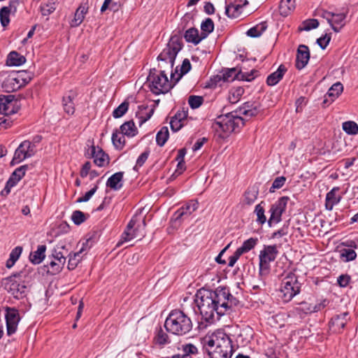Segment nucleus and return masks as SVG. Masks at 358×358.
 I'll list each match as a JSON object with an SVG mask.
<instances>
[{
	"mask_svg": "<svg viewBox=\"0 0 358 358\" xmlns=\"http://www.w3.org/2000/svg\"><path fill=\"white\" fill-rule=\"evenodd\" d=\"M203 341L210 358L231 357L232 341L223 330H217L211 336H206Z\"/></svg>",
	"mask_w": 358,
	"mask_h": 358,
	"instance_id": "f257e3e1",
	"label": "nucleus"
},
{
	"mask_svg": "<svg viewBox=\"0 0 358 358\" xmlns=\"http://www.w3.org/2000/svg\"><path fill=\"white\" fill-rule=\"evenodd\" d=\"M182 48L183 43L181 36L174 34L171 37L166 47L157 57V60L162 62L158 64L159 70L165 69L166 71L167 70L171 71V81L174 80L176 75L178 73V66L175 69V72H173V68L176 56Z\"/></svg>",
	"mask_w": 358,
	"mask_h": 358,
	"instance_id": "f03ea898",
	"label": "nucleus"
},
{
	"mask_svg": "<svg viewBox=\"0 0 358 358\" xmlns=\"http://www.w3.org/2000/svg\"><path fill=\"white\" fill-rule=\"evenodd\" d=\"M210 296L208 289L199 290L196 294L195 303L201 316V321L199 322V329H204L220 320L217 319L218 307L215 306L214 301Z\"/></svg>",
	"mask_w": 358,
	"mask_h": 358,
	"instance_id": "7ed1b4c3",
	"label": "nucleus"
},
{
	"mask_svg": "<svg viewBox=\"0 0 358 358\" xmlns=\"http://www.w3.org/2000/svg\"><path fill=\"white\" fill-rule=\"evenodd\" d=\"M164 327L166 331L176 336L188 334L193 327L191 318L180 309L172 310L167 316Z\"/></svg>",
	"mask_w": 358,
	"mask_h": 358,
	"instance_id": "20e7f679",
	"label": "nucleus"
},
{
	"mask_svg": "<svg viewBox=\"0 0 358 358\" xmlns=\"http://www.w3.org/2000/svg\"><path fill=\"white\" fill-rule=\"evenodd\" d=\"M245 124V120L234 113H228L217 117L213 128L220 138H227L232 132H238Z\"/></svg>",
	"mask_w": 358,
	"mask_h": 358,
	"instance_id": "39448f33",
	"label": "nucleus"
},
{
	"mask_svg": "<svg viewBox=\"0 0 358 358\" xmlns=\"http://www.w3.org/2000/svg\"><path fill=\"white\" fill-rule=\"evenodd\" d=\"M173 81H169L166 73V70H159L151 69L147 78V83L150 90L155 94L159 95L166 94L176 84H172Z\"/></svg>",
	"mask_w": 358,
	"mask_h": 358,
	"instance_id": "423d86ee",
	"label": "nucleus"
},
{
	"mask_svg": "<svg viewBox=\"0 0 358 358\" xmlns=\"http://www.w3.org/2000/svg\"><path fill=\"white\" fill-rule=\"evenodd\" d=\"M69 255L70 250L66 245L57 244L52 249L51 255L49 256V258L51 259L50 263L45 266L48 268V273L52 275L59 273Z\"/></svg>",
	"mask_w": 358,
	"mask_h": 358,
	"instance_id": "0eeeda50",
	"label": "nucleus"
},
{
	"mask_svg": "<svg viewBox=\"0 0 358 358\" xmlns=\"http://www.w3.org/2000/svg\"><path fill=\"white\" fill-rule=\"evenodd\" d=\"M20 276L21 273H16L2 280L3 289L17 300L26 298L28 290L25 282L20 279Z\"/></svg>",
	"mask_w": 358,
	"mask_h": 358,
	"instance_id": "6e6552de",
	"label": "nucleus"
},
{
	"mask_svg": "<svg viewBox=\"0 0 358 358\" xmlns=\"http://www.w3.org/2000/svg\"><path fill=\"white\" fill-rule=\"evenodd\" d=\"M301 290V283L298 276L293 272H289L282 280L280 291L284 302L290 301Z\"/></svg>",
	"mask_w": 358,
	"mask_h": 358,
	"instance_id": "1a4fd4ad",
	"label": "nucleus"
},
{
	"mask_svg": "<svg viewBox=\"0 0 358 358\" xmlns=\"http://www.w3.org/2000/svg\"><path fill=\"white\" fill-rule=\"evenodd\" d=\"M243 64L234 68L227 69L222 73L224 82L233 81L235 79L250 82L253 80L258 75V71L255 69L251 70L250 72H243V69H246L244 66L245 60L242 59Z\"/></svg>",
	"mask_w": 358,
	"mask_h": 358,
	"instance_id": "9d476101",
	"label": "nucleus"
},
{
	"mask_svg": "<svg viewBox=\"0 0 358 358\" xmlns=\"http://www.w3.org/2000/svg\"><path fill=\"white\" fill-rule=\"evenodd\" d=\"M137 223V217L134 216L129 223L126 229L121 235L120 241L117 243V246H120L123 243L128 242L137 237H143L145 236V227L146 226L145 220H143L142 224Z\"/></svg>",
	"mask_w": 358,
	"mask_h": 358,
	"instance_id": "9b49d317",
	"label": "nucleus"
},
{
	"mask_svg": "<svg viewBox=\"0 0 358 358\" xmlns=\"http://www.w3.org/2000/svg\"><path fill=\"white\" fill-rule=\"evenodd\" d=\"M278 254L276 245H264L259 252V274H268L270 270V263L273 262Z\"/></svg>",
	"mask_w": 358,
	"mask_h": 358,
	"instance_id": "f8f14e48",
	"label": "nucleus"
},
{
	"mask_svg": "<svg viewBox=\"0 0 358 358\" xmlns=\"http://www.w3.org/2000/svg\"><path fill=\"white\" fill-rule=\"evenodd\" d=\"M210 297L214 301L215 306L218 307L217 312V319L226 313V306H227V299L229 296V289L227 287H218L214 291L208 290Z\"/></svg>",
	"mask_w": 358,
	"mask_h": 358,
	"instance_id": "ddd939ff",
	"label": "nucleus"
},
{
	"mask_svg": "<svg viewBox=\"0 0 358 358\" xmlns=\"http://www.w3.org/2000/svg\"><path fill=\"white\" fill-rule=\"evenodd\" d=\"M290 200L287 196L280 197L271 206L269 213L270 217L267 221L269 227L273 224H278L282 220V215L285 212L287 203Z\"/></svg>",
	"mask_w": 358,
	"mask_h": 358,
	"instance_id": "4468645a",
	"label": "nucleus"
},
{
	"mask_svg": "<svg viewBox=\"0 0 358 358\" xmlns=\"http://www.w3.org/2000/svg\"><path fill=\"white\" fill-rule=\"evenodd\" d=\"M87 145L89 148L85 152L87 158H93L94 163L99 167H103L109 164L110 157L101 148L95 146L93 143L91 145Z\"/></svg>",
	"mask_w": 358,
	"mask_h": 358,
	"instance_id": "2eb2a0df",
	"label": "nucleus"
},
{
	"mask_svg": "<svg viewBox=\"0 0 358 358\" xmlns=\"http://www.w3.org/2000/svg\"><path fill=\"white\" fill-rule=\"evenodd\" d=\"M35 145L29 141H22L15 150L11 164H19L27 158L35 155Z\"/></svg>",
	"mask_w": 358,
	"mask_h": 358,
	"instance_id": "dca6fc26",
	"label": "nucleus"
},
{
	"mask_svg": "<svg viewBox=\"0 0 358 358\" xmlns=\"http://www.w3.org/2000/svg\"><path fill=\"white\" fill-rule=\"evenodd\" d=\"M5 319L6 322L7 335L11 336L15 333L20 320L19 311L15 308L6 307Z\"/></svg>",
	"mask_w": 358,
	"mask_h": 358,
	"instance_id": "f3484780",
	"label": "nucleus"
},
{
	"mask_svg": "<svg viewBox=\"0 0 358 358\" xmlns=\"http://www.w3.org/2000/svg\"><path fill=\"white\" fill-rule=\"evenodd\" d=\"M198 207L199 203L196 200H190L187 202L174 213L173 219L175 222H179L184 217L189 216Z\"/></svg>",
	"mask_w": 358,
	"mask_h": 358,
	"instance_id": "a211bd4d",
	"label": "nucleus"
},
{
	"mask_svg": "<svg viewBox=\"0 0 358 358\" xmlns=\"http://www.w3.org/2000/svg\"><path fill=\"white\" fill-rule=\"evenodd\" d=\"M348 312L334 315L330 320L329 329L334 333H340L345 328L348 320Z\"/></svg>",
	"mask_w": 358,
	"mask_h": 358,
	"instance_id": "6ab92c4d",
	"label": "nucleus"
},
{
	"mask_svg": "<svg viewBox=\"0 0 358 358\" xmlns=\"http://www.w3.org/2000/svg\"><path fill=\"white\" fill-rule=\"evenodd\" d=\"M310 59V50L307 45H299L297 49L295 66L298 70L303 69Z\"/></svg>",
	"mask_w": 358,
	"mask_h": 358,
	"instance_id": "aec40b11",
	"label": "nucleus"
},
{
	"mask_svg": "<svg viewBox=\"0 0 358 358\" xmlns=\"http://www.w3.org/2000/svg\"><path fill=\"white\" fill-rule=\"evenodd\" d=\"M248 3L247 0H244L243 3L236 1H230L227 3L226 1L225 14L229 18H236L241 14L243 6Z\"/></svg>",
	"mask_w": 358,
	"mask_h": 358,
	"instance_id": "412c9836",
	"label": "nucleus"
},
{
	"mask_svg": "<svg viewBox=\"0 0 358 358\" xmlns=\"http://www.w3.org/2000/svg\"><path fill=\"white\" fill-rule=\"evenodd\" d=\"M22 87L11 72L5 78L1 84V88L6 92L10 93L21 89Z\"/></svg>",
	"mask_w": 358,
	"mask_h": 358,
	"instance_id": "4be33fe9",
	"label": "nucleus"
},
{
	"mask_svg": "<svg viewBox=\"0 0 358 358\" xmlns=\"http://www.w3.org/2000/svg\"><path fill=\"white\" fill-rule=\"evenodd\" d=\"M124 172L119 171L113 174L107 180L106 186L115 191L120 190L123 187Z\"/></svg>",
	"mask_w": 358,
	"mask_h": 358,
	"instance_id": "5701e85b",
	"label": "nucleus"
},
{
	"mask_svg": "<svg viewBox=\"0 0 358 358\" xmlns=\"http://www.w3.org/2000/svg\"><path fill=\"white\" fill-rule=\"evenodd\" d=\"M88 8L87 3H82L79 6L75 12L74 17L71 24V27H78L83 22L85 15L88 12Z\"/></svg>",
	"mask_w": 358,
	"mask_h": 358,
	"instance_id": "b1692460",
	"label": "nucleus"
},
{
	"mask_svg": "<svg viewBox=\"0 0 358 358\" xmlns=\"http://www.w3.org/2000/svg\"><path fill=\"white\" fill-rule=\"evenodd\" d=\"M286 71H287V68L285 67V66L283 64H280L275 71L271 73L267 77L266 84L268 86L275 85L283 78V76Z\"/></svg>",
	"mask_w": 358,
	"mask_h": 358,
	"instance_id": "393cba45",
	"label": "nucleus"
},
{
	"mask_svg": "<svg viewBox=\"0 0 358 358\" xmlns=\"http://www.w3.org/2000/svg\"><path fill=\"white\" fill-rule=\"evenodd\" d=\"M184 38L187 43H192L194 45H198L205 36L199 34V30L195 27H192L185 31Z\"/></svg>",
	"mask_w": 358,
	"mask_h": 358,
	"instance_id": "a878e982",
	"label": "nucleus"
},
{
	"mask_svg": "<svg viewBox=\"0 0 358 358\" xmlns=\"http://www.w3.org/2000/svg\"><path fill=\"white\" fill-rule=\"evenodd\" d=\"M148 110V106L141 105L138 106V111L136 113V117L139 120L140 126H141L152 117L155 111V106L151 108L149 112H146Z\"/></svg>",
	"mask_w": 358,
	"mask_h": 358,
	"instance_id": "bb28decb",
	"label": "nucleus"
},
{
	"mask_svg": "<svg viewBox=\"0 0 358 358\" xmlns=\"http://www.w3.org/2000/svg\"><path fill=\"white\" fill-rule=\"evenodd\" d=\"M346 14L343 13H334L331 18L329 25L335 32H339L343 27L345 25V20Z\"/></svg>",
	"mask_w": 358,
	"mask_h": 358,
	"instance_id": "cd10ccee",
	"label": "nucleus"
},
{
	"mask_svg": "<svg viewBox=\"0 0 358 358\" xmlns=\"http://www.w3.org/2000/svg\"><path fill=\"white\" fill-rule=\"evenodd\" d=\"M278 9L280 15L288 16L295 9V0H280Z\"/></svg>",
	"mask_w": 358,
	"mask_h": 358,
	"instance_id": "c85d7f7f",
	"label": "nucleus"
},
{
	"mask_svg": "<svg viewBox=\"0 0 358 358\" xmlns=\"http://www.w3.org/2000/svg\"><path fill=\"white\" fill-rule=\"evenodd\" d=\"M46 245H39L37 250L29 255V260L34 264H39L45 257Z\"/></svg>",
	"mask_w": 358,
	"mask_h": 358,
	"instance_id": "c756f323",
	"label": "nucleus"
},
{
	"mask_svg": "<svg viewBox=\"0 0 358 358\" xmlns=\"http://www.w3.org/2000/svg\"><path fill=\"white\" fill-rule=\"evenodd\" d=\"M259 109L255 103L245 102L238 109L240 114L248 117H254L258 114Z\"/></svg>",
	"mask_w": 358,
	"mask_h": 358,
	"instance_id": "7c9ffc66",
	"label": "nucleus"
},
{
	"mask_svg": "<svg viewBox=\"0 0 358 358\" xmlns=\"http://www.w3.org/2000/svg\"><path fill=\"white\" fill-rule=\"evenodd\" d=\"M339 190V187H334L329 191L326 195L325 199V207L327 210H331L334 206L336 205L340 202L341 197L338 198L336 196V193Z\"/></svg>",
	"mask_w": 358,
	"mask_h": 358,
	"instance_id": "2f4dec72",
	"label": "nucleus"
},
{
	"mask_svg": "<svg viewBox=\"0 0 358 358\" xmlns=\"http://www.w3.org/2000/svg\"><path fill=\"white\" fill-rule=\"evenodd\" d=\"M25 62L26 58L23 55L16 51H12L7 57L6 64L10 66H17L24 64Z\"/></svg>",
	"mask_w": 358,
	"mask_h": 358,
	"instance_id": "473e14b6",
	"label": "nucleus"
},
{
	"mask_svg": "<svg viewBox=\"0 0 358 358\" xmlns=\"http://www.w3.org/2000/svg\"><path fill=\"white\" fill-rule=\"evenodd\" d=\"M120 129L121 134L129 137H133L137 134V129L133 120L125 122L120 126Z\"/></svg>",
	"mask_w": 358,
	"mask_h": 358,
	"instance_id": "72a5a7b5",
	"label": "nucleus"
},
{
	"mask_svg": "<svg viewBox=\"0 0 358 358\" xmlns=\"http://www.w3.org/2000/svg\"><path fill=\"white\" fill-rule=\"evenodd\" d=\"M155 344L162 346L170 343L169 337L166 332L164 331L162 327L157 329L155 336L153 338Z\"/></svg>",
	"mask_w": 358,
	"mask_h": 358,
	"instance_id": "f704fd0d",
	"label": "nucleus"
},
{
	"mask_svg": "<svg viewBox=\"0 0 358 358\" xmlns=\"http://www.w3.org/2000/svg\"><path fill=\"white\" fill-rule=\"evenodd\" d=\"M22 87L27 85L32 79V74L26 71H19L12 72Z\"/></svg>",
	"mask_w": 358,
	"mask_h": 358,
	"instance_id": "c9c22d12",
	"label": "nucleus"
},
{
	"mask_svg": "<svg viewBox=\"0 0 358 358\" xmlns=\"http://www.w3.org/2000/svg\"><path fill=\"white\" fill-rule=\"evenodd\" d=\"M267 29V23L266 22H262L259 24L255 25V27L249 29L246 34L252 38H256L260 36L264 31Z\"/></svg>",
	"mask_w": 358,
	"mask_h": 358,
	"instance_id": "e433bc0d",
	"label": "nucleus"
},
{
	"mask_svg": "<svg viewBox=\"0 0 358 358\" xmlns=\"http://www.w3.org/2000/svg\"><path fill=\"white\" fill-rule=\"evenodd\" d=\"M80 254L81 251H78L73 253L70 251V255L67 257V258H69L67 268L69 271L74 270L80 262L82 259Z\"/></svg>",
	"mask_w": 358,
	"mask_h": 358,
	"instance_id": "4c0bfd02",
	"label": "nucleus"
},
{
	"mask_svg": "<svg viewBox=\"0 0 358 358\" xmlns=\"http://www.w3.org/2000/svg\"><path fill=\"white\" fill-rule=\"evenodd\" d=\"M265 202L261 201L255 208V213L257 215V222L261 225L264 224L266 222V217L265 215L264 209Z\"/></svg>",
	"mask_w": 358,
	"mask_h": 358,
	"instance_id": "58836bf2",
	"label": "nucleus"
},
{
	"mask_svg": "<svg viewBox=\"0 0 358 358\" xmlns=\"http://www.w3.org/2000/svg\"><path fill=\"white\" fill-rule=\"evenodd\" d=\"M124 135L121 134V132L118 131V130H115L113 132L111 140L113 145L117 150H122L125 145V138Z\"/></svg>",
	"mask_w": 358,
	"mask_h": 358,
	"instance_id": "ea45409f",
	"label": "nucleus"
},
{
	"mask_svg": "<svg viewBox=\"0 0 358 358\" xmlns=\"http://www.w3.org/2000/svg\"><path fill=\"white\" fill-rule=\"evenodd\" d=\"M74 97L69 95L64 96L62 99V106L65 113L68 115H73L75 113Z\"/></svg>",
	"mask_w": 358,
	"mask_h": 358,
	"instance_id": "a19ab883",
	"label": "nucleus"
},
{
	"mask_svg": "<svg viewBox=\"0 0 358 358\" xmlns=\"http://www.w3.org/2000/svg\"><path fill=\"white\" fill-rule=\"evenodd\" d=\"M357 257V253L352 248H343L340 250V259L343 262L353 261Z\"/></svg>",
	"mask_w": 358,
	"mask_h": 358,
	"instance_id": "79ce46f5",
	"label": "nucleus"
},
{
	"mask_svg": "<svg viewBox=\"0 0 358 358\" xmlns=\"http://www.w3.org/2000/svg\"><path fill=\"white\" fill-rule=\"evenodd\" d=\"M57 0H48L41 6V13L44 16H48L52 13L57 8Z\"/></svg>",
	"mask_w": 358,
	"mask_h": 358,
	"instance_id": "37998d69",
	"label": "nucleus"
},
{
	"mask_svg": "<svg viewBox=\"0 0 358 358\" xmlns=\"http://www.w3.org/2000/svg\"><path fill=\"white\" fill-rule=\"evenodd\" d=\"M343 90V86L340 83H334L327 92V96L331 98V101H334L341 94Z\"/></svg>",
	"mask_w": 358,
	"mask_h": 358,
	"instance_id": "c03bdc74",
	"label": "nucleus"
},
{
	"mask_svg": "<svg viewBox=\"0 0 358 358\" xmlns=\"http://www.w3.org/2000/svg\"><path fill=\"white\" fill-rule=\"evenodd\" d=\"M214 22L211 18H206L201 24V35L205 36V38L214 31Z\"/></svg>",
	"mask_w": 358,
	"mask_h": 358,
	"instance_id": "a18cd8bd",
	"label": "nucleus"
},
{
	"mask_svg": "<svg viewBox=\"0 0 358 358\" xmlns=\"http://www.w3.org/2000/svg\"><path fill=\"white\" fill-rule=\"evenodd\" d=\"M169 136V129L167 127H162L156 135L157 144L162 147L167 141Z\"/></svg>",
	"mask_w": 358,
	"mask_h": 358,
	"instance_id": "49530a36",
	"label": "nucleus"
},
{
	"mask_svg": "<svg viewBox=\"0 0 358 358\" xmlns=\"http://www.w3.org/2000/svg\"><path fill=\"white\" fill-rule=\"evenodd\" d=\"M342 128L349 135H356L358 134V124L354 121L344 122Z\"/></svg>",
	"mask_w": 358,
	"mask_h": 358,
	"instance_id": "de8ad7c7",
	"label": "nucleus"
},
{
	"mask_svg": "<svg viewBox=\"0 0 358 358\" xmlns=\"http://www.w3.org/2000/svg\"><path fill=\"white\" fill-rule=\"evenodd\" d=\"M258 243L257 238H250L249 239L245 241L242 245L239 247L240 250L244 253H247L253 249Z\"/></svg>",
	"mask_w": 358,
	"mask_h": 358,
	"instance_id": "09e8293b",
	"label": "nucleus"
},
{
	"mask_svg": "<svg viewBox=\"0 0 358 358\" xmlns=\"http://www.w3.org/2000/svg\"><path fill=\"white\" fill-rule=\"evenodd\" d=\"M89 217V215L85 214L80 210H75L71 215V220L76 225H80L83 223Z\"/></svg>",
	"mask_w": 358,
	"mask_h": 358,
	"instance_id": "8fccbe9b",
	"label": "nucleus"
},
{
	"mask_svg": "<svg viewBox=\"0 0 358 358\" xmlns=\"http://www.w3.org/2000/svg\"><path fill=\"white\" fill-rule=\"evenodd\" d=\"M15 98L14 95H0V113L6 115V111L8 110L7 105L11 104L10 101Z\"/></svg>",
	"mask_w": 358,
	"mask_h": 358,
	"instance_id": "3c124183",
	"label": "nucleus"
},
{
	"mask_svg": "<svg viewBox=\"0 0 358 358\" xmlns=\"http://www.w3.org/2000/svg\"><path fill=\"white\" fill-rule=\"evenodd\" d=\"M129 102L124 101L119 105L113 112V116L115 118H120L122 117L128 110Z\"/></svg>",
	"mask_w": 358,
	"mask_h": 358,
	"instance_id": "603ef678",
	"label": "nucleus"
},
{
	"mask_svg": "<svg viewBox=\"0 0 358 358\" xmlns=\"http://www.w3.org/2000/svg\"><path fill=\"white\" fill-rule=\"evenodd\" d=\"M203 101V97L201 96L190 95L188 98V103L192 109L199 108Z\"/></svg>",
	"mask_w": 358,
	"mask_h": 358,
	"instance_id": "864d4df0",
	"label": "nucleus"
},
{
	"mask_svg": "<svg viewBox=\"0 0 358 358\" xmlns=\"http://www.w3.org/2000/svg\"><path fill=\"white\" fill-rule=\"evenodd\" d=\"M28 165H23L17 168L11 174L10 177L19 182L25 175L26 171L28 170Z\"/></svg>",
	"mask_w": 358,
	"mask_h": 358,
	"instance_id": "5fc2aeb1",
	"label": "nucleus"
},
{
	"mask_svg": "<svg viewBox=\"0 0 358 358\" xmlns=\"http://www.w3.org/2000/svg\"><path fill=\"white\" fill-rule=\"evenodd\" d=\"M192 65L189 60L188 59H185L180 67V73L178 75L177 78L175 77V83L178 82L183 75L187 73L190 71Z\"/></svg>",
	"mask_w": 358,
	"mask_h": 358,
	"instance_id": "6e6d98bb",
	"label": "nucleus"
},
{
	"mask_svg": "<svg viewBox=\"0 0 358 358\" xmlns=\"http://www.w3.org/2000/svg\"><path fill=\"white\" fill-rule=\"evenodd\" d=\"M11 13L7 10L6 8H1L0 9V22L3 27H6L10 23V14Z\"/></svg>",
	"mask_w": 358,
	"mask_h": 358,
	"instance_id": "4d7b16f0",
	"label": "nucleus"
},
{
	"mask_svg": "<svg viewBox=\"0 0 358 358\" xmlns=\"http://www.w3.org/2000/svg\"><path fill=\"white\" fill-rule=\"evenodd\" d=\"M221 81H224L222 75L213 76L206 82L205 87L215 88Z\"/></svg>",
	"mask_w": 358,
	"mask_h": 358,
	"instance_id": "13d9d810",
	"label": "nucleus"
},
{
	"mask_svg": "<svg viewBox=\"0 0 358 358\" xmlns=\"http://www.w3.org/2000/svg\"><path fill=\"white\" fill-rule=\"evenodd\" d=\"M329 303V301L327 299H323L320 303L315 304L314 306L310 305L308 308V310L310 313H317L327 307Z\"/></svg>",
	"mask_w": 358,
	"mask_h": 358,
	"instance_id": "bf43d9fd",
	"label": "nucleus"
},
{
	"mask_svg": "<svg viewBox=\"0 0 358 358\" xmlns=\"http://www.w3.org/2000/svg\"><path fill=\"white\" fill-rule=\"evenodd\" d=\"M286 180L285 176L275 178L269 189V192L272 193L274 192L275 189L281 188L285 185Z\"/></svg>",
	"mask_w": 358,
	"mask_h": 358,
	"instance_id": "052dcab7",
	"label": "nucleus"
},
{
	"mask_svg": "<svg viewBox=\"0 0 358 358\" xmlns=\"http://www.w3.org/2000/svg\"><path fill=\"white\" fill-rule=\"evenodd\" d=\"M150 150L147 149L140 155V156L138 157L136 160V165L134 167V170L138 171V168L141 167L148 159L150 155Z\"/></svg>",
	"mask_w": 358,
	"mask_h": 358,
	"instance_id": "680f3d73",
	"label": "nucleus"
},
{
	"mask_svg": "<svg viewBox=\"0 0 358 358\" xmlns=\"http://www.w3.org/2000/svg\"><path fill=\"white\" fill-rule=\"evenodd\" d=\"M10 101L11 102L10 103L11 104L7 105V108L8 110L6 111L5 115H9L11 114L16 113H17V111L20 109L19 101L17 99H15V98H13V99H12V100H10Z\"/></svg>",
	"mask_w": 358,
	"mask_h": 358,
	"instance_id": "e2e57ef3",
	"label": "nucleus"
},
{
	"mask_svg": "<svg viewBox=\"0 0 358 358\" xmlns=\"http://www.w3.org/2000/svg\"><path fill=\"white\" fill-rule=\"evenodd\" d=\"M99 180L97 181V183L94 185L93 188H92L90 191L87 192L83 196L79 197L77 199L78 203H83L88 201L91 197L94 194L98 189V184L99 182Z\"/></svg>",
	"mask_w": 358,
	"mask_h": 358,
	"instance_id": "0e129e2a",
	"label": "nucleus"
},
{
	"mask_svg": "<svg viewBox=\"0 0 358 358\" xmlns=\"http://www.w3.org/2000/svg\"><path fill=\"white\" fill-rule=\"evenodd\" d=\"M258 192L256 191H252L250 189H248L245 192V202L248 205H251L255 202V201L257 198Z\"/></svg>",
	"mask_w": 358,
	"mask_h": 358,
	"instance_id": "69168bd1",
	"label": "nucleus"
},
{
	"mask_svg": "<svg viewBox=\"0 0 358 358\" xmlns=\"http://www.w3.org/2000/svg\"><path fill=\"white\" fill-rule=\"evenodd\" d=\"M227 306H226V313L231 311L234 307L238 306L239 301L229 292V296L227 299Z\"/></svg>",
	"mask_w": 358,
	"mask_h": 358,
	"instance_id": "338daca9",
	"label": "nucleus"
},
{
	"mask_svg": "<svg viewBox=\"0 0 358 358\" xmlns=\"http://www.w3.org/2000/svg\"><path fill=\"white\" fill-rule=\"evenodd\" d=\"M244 93V89L242 87H237L235 89L229 97V101L231 103H236L240 96L243 95Z\"/></svg>",
	"mask_w": 358,
	"mask_h": 358,
	"instance_id": "774afa93",
	"label": "nucleus"
}]
</instances>
